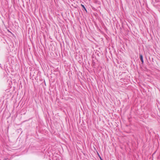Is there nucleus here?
Masks as SVG:
<instances>
[{
    "mask_svg": "<svg viewBox=\"0 0 160 160\" xmlns=\"http://www.w3.org/2000/svg\"><path fill=\"white\" fill-rule=\"evenodd\" d=\"M139 56H140V58L141 61L142 63L143 64L144 63V61H143V56L141 54H139Z\"/></svg>",
    "mask_w": 160,
    "mask_h": 160,
    "instance_id": "1",
    "label": "nucleus"
},
{
    "mask_svg": "<svg viewBox=\"0 0 160 160\" xmlns=\"http://www.w3.org/2000/svg\"><path fill=\"white\" fill-rule=\"evenodd\" d=\"M155 2L154 3V6H156L157 5L155 4L156 3H158V2H160V0H155Z\"/></svg>",
    "mask_w": 160,
    "mask_h": 160,
    "instance_id": "2",
    "label": "nucleus"
},
{
    "mask_svg": "<svg viewBox=\"0 0 160 160\" xmlns=\"http://www.w3.org/2000/svg\"><path fill=\"white\" fill-rule=\"evenodd\" d=\"M81 6L84 9V10L87 12V11L86 9V8L82 4H81Z\"/></svg>",
    "mask_w": 160,
    "mask_h": 160,
    "instance_id": "3",
    "label": "nucleus"
},
{
    "mask_svg": "<svg viewBox=\"0 0 160 160\" xmlns=\"http://www.w3.org/2000/svg\"><path fill=\"white\" fill-rule=\"evenodd\" d=\"M99 158H100V160H103L102 159L101 157H100Z\"/></svg>",
    "mask_w": 160,
    "mask_h": 160,
    "instance_id": "4",
    "label": "nucleus"
},
{
    "mask_svg": "<svg viewBox=\"0 0 160 160\" xmlns=\"http://www.w3.org/2000/svg\"><path fill=\"white\" fill-rule=\"evenodd\" d=\"M98 156H99V158L100 157H101L98 153Z\"/></svg>",
    "mask_w": 160,
    "mask_h": 160,
    "instance_id": "5",
    "label": "nucleus"
}]
</instances>
